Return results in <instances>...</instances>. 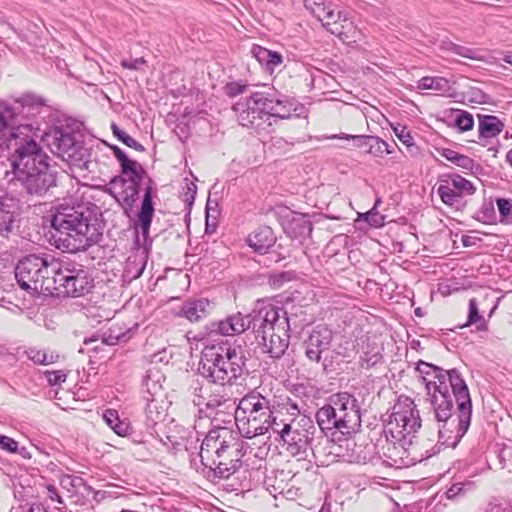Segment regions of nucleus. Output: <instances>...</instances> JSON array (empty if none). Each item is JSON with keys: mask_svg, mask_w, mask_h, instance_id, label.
Wrapping results in <instances>:
<instances>
[{"mask_svg": "<svg viewBox=\"0 0 512 512\" xmlns=\"http://www.w3.org/2000/svg\"><path fill=\"white\" fill-rule=\"evenodd\" d=\"M427 391L430 412L438 424V444L455 448L467 433L472 417L469 388L457 369L418 361L415 367Z\"/></svg>", "mask_w": 512, "mask_h": 512, "instance_id": "nucleus-1", "label": "nucleus"}, {"mask_svg": "<svg viewBox=\"0 0 512 512\" xmlns=\"http://www.w3.org/2000/svg\"><path fill=\"white\" fill-rule=\"evenodd\" d=\"M0 105V175L11 188L20 187L28 196L43 197L57 185V170L39 143L10 136L5 120L12 117Z\"/></svg>", "mask_w": 512, "mask_h": 512, "instance_id": "nucleus-2", "label": "nucleus"}, {"mask_svg": "<svg viewBox=\"0 0 512 512\" xmlns=\"http://www.w3.org/2000/svg\"><path fill=\"white\" fill-rule=\"evenodd\" d=\"M100 216L98 207L91 203L56 206L50 220L56 247L76 253L97 244L103 235Z\"/></svg>", "mask_w": 512, "mask_h": 512, "instance_id": "nucleus-3", "label": "nucleus"}, {"mask_svg": "<svg viewBox=\"0 0 512 512\" xmlns=\"http://www.w3.org/2000/svg\"><path fill=\"white\" fill-rule=\"evenodd\" d=\"M200 366L203 377L222 386L236 384L248 372L244 354L228 342L205 346Z\"/></svg>", "mask_w": 512, "mask_h": 512, "instance_id": "nucleus-4", "label": "nucleus"}, {"mask_svg": "<svg viewBox=\"0 0 512 512\" xmlns=\"http://www.w3.org/2000/svg\"><path fill=\"white\" fill-rule=\"evenodd\" d=\"M50 151L63 161L90 170V151L84 145L82 123L58 121L41 136Z\"/></svg>", "mask_w": 512, "mask_h": 512, "instance_id": "nucleus-5", "label": "nucleus"}, {"mask_svg": "<svg viewBox=\"0 0 512 512\" xmlns=\"http://www.w3.org/2000/svg\"><path fill=\"white\" fill-rule=\"evenodd\" d=\"M316 421L326 435L340 432L355 433L361 426L359 402L348 392H339L329 397L328 403L316 412Z\"/></svg>", "mask_w": 512, "mask_h": 512, "instance_id": "nucleus-6", "label": "nucleus"}, {"mask_svg": "<svg viewBox=\"0 0 512 512\" xmlns=\"http://www.w3.org/2000/svg\"><path fill=\"white\" fill-rule=\"evenodd\" d=\"M421 427V418L414 401L407 396H400L392 407L389 420L384 428L387 441L394 448L397 445L406 450V445L412 443L411 436Z\"/></svg>", "mask_w": 512, "mask_h": 512, "instance_id": "nucleus-7", "label": "nucleus"}, {"mask_svg": "<svg viewBox=\"0 0 512 512\" xmlns=\"http://www.w3.org/2000/svg\"><path fill=\"white\" fill-rule=\"evenodd\" d=\"M0 105H4L9 108L13 113L12 117L5 120V125L8 128L10 136L16 138V136L23 137L25 139H32L35 143L39 137L38 132L40 131L39 123L35 120L30 123H22V119H35L42 113L48 112V107L44 100L34 95H25L21 99L14 101L2 100Z\"/></svg>", "mask_w": 512, "mask_h": 512, "instance_id": "nucleus-8", "label": "nucleus"}, {"mask_svg": "<svg viewBox=\"0 0 512 512\" xmlns=\"http://www.w3.org/2000/svg\"><path fill=\"white\" fill-rule=\"evenodd\" d=\"M54 258L28 255L17 263L15 267V278L21 289L32 294H52L53 287L47 283L52 280L51 276L55 269Z\"/></svg>", "mask_w": 512, "mask_h": 512, "instance_id": "nucleus-9", "label": "nucleus"}, {"mask_svg": "<svg viewBox=\"0 0 512 512\" xmlns=\"http://www.w3.org/2000/svg\"><path fill=\"white\" fill-rule=\"evenodd\" d=\"M52 280H48L52 289L51 295L80 297L93 287V279L84 265L72 261H57Z\"/></svg>", "mask_w": 512, "mask_h": 512, "instance_id": "nucleus-10", "label": "nucleus"}, {"mask_svg": "<svg viewBox=\"0 0 512 512\" xmlns=\"http://www.w3.org/2000/svg\"><path fill=\"white\" fill-rule=\"evenodd\" d=\"M333 338V332L330 328L325 325H317L302 343L304 355L308 362L319 364L326 374L335 369L341 356L339 350H331Z\"/></svg>", "mask_w": 512, "mask_h": 512, "instance_id": "nucleus-11", "label": "nucleus"}, {"mask_svg": "<svg viewBox=\"0 0 512 512\" xmlns=\"http://www.w3.org/2000/svg\"><path fill=\"white\" fill-rule=\"evenodd\" d=\"M316 432L314 422L309 417L301 416L283 424L276 433L280 435L290 455L306 459L309 454H313L312 443Z\"/></svg>", "mask_w": 512, "mask_h": 512, "instance_id": "nucleus-12", "label": "nucleus"}, {"mask_svg": "<svg viewBox=\"0 0 512 512\" xmlns=\"http://www.w3.org/2000/svg\"><path fill=\"white\" fill-rule=\"evenodd\" d=\"M304 7L331 34L346 39L353 29L350 13L327 0H304Z\"/></svg>", "mask_w": 512, "mask_h": 512, "instance_id": "nucleus-13", "label": "nucleus"}, {"mask_svg": "<svg viewBox=\"0 0 512 512\" xmlns=\"http://www.w3.org/2000/svg\"><path fill=\"white\" fill-rule=\"evenodd\" d=\"M249 320L256 339H265V334L270 331L284 332V327L290 326L288 312L282 306L264 300L257 301Z\"/></svg>", "mask_w": 512, "mask_h": 512, "instance_id": "nucleus-14", "label": "nucleus"}, {"mask_svg": "<svg viewBox=\"0 0 512 512\" xmlns=\"http://www.w3.org/2000/svg\"><path fill=\"white\" fill-rule=\"evenodd\" d=\"M266 87L262 85L260 90L249 91V97L233 105L240 125L258 129L261 125L259 121L265 117L268 118V112L272 109V100L269 98Z\"/></svg>", "mask_w": 512, "mask_h": 512, "instance_id": "nucleus-15", "label": "nucleus"}, {"mask_svg": "<svg viewBox=\"0 0 512 512\" xmlns=\"http://www.w3.org/2000/svg\"><path fill=\"white\" fill-rule=\"evenodd\" d=\"M244 443L238 440L236 445H226V449L211 456V460L201 461L215 478L227 479L239 470L242 465Z\"/></svg>", "mask_w": 512, "mask_h": 512, "instance_id": "nucleus-16", "label": "nucleus"}, {"mask_svg": "<svg viewBox=\"0 0 512 512\" xmlns=\"http://www.w3.org/2000/svg\"><path fill=\"white\" fill-rule=\"evenodd\" d=\"M123 177L114 178L108 189L109 193L115 198L118 204L127 214L133 208L134 203L138 199L142 181L146 175L145 170L136 171V174H123Z\"/></svg>", "mask_w": 512, "mask_h": 512, "instance_id": "nucleus-17", "label": "nucleus"}, {"mask_svg": "<svg viewBox=\"0 0 512 512\" xmlns=\"http://www.w3.org/2000/svg\"><path fill=\"white\" fill-rule=\"evenodd\" d=\"M476 191L473 183L459 174L447 175L439 180L437 194L441 201L450 207L459 209L462 204V198L473 195Z\"/></svg>", "mask_w": 512, "mask_h": 512, "instance_id": "nucleus-18", "label": "nucleus"}, {"mask_svg": "<svg viewBox=\"0 0 512 512\" xmlns=\"http://www.w3.org/2000/svg\"><path fill=\"white\" fill-rule=\"evenodd\" d=\"M239 437L237 433L227 426L215 425L210 429L202 441L199 456L201 461L211 460V456H215L217 452L226 449V445H236Z\"/></svg>", "mask_w": 512, "mask_h": 512, "instance_id": "nucleus-19", "label": "nucleus"}, {"mask_svg": "<svg viewBox=\"0 0 512 512\" xmlns=\"http://www.w3.org/2000/svg\"><path fill=\"white\" fill-rule=\"evenodd\" d=\"M234 404L232 399L219 389L211 390L202 406L199 407L198 412L204 413L209 418L214 415L213 421H217L216 415L223 414L225 419L222 421L230 424L234 416Z\"/></svg>", "mask_w": 512, "mask_h": 512, "instance_id": "nucleus-20", "label": "nucleus"}, {"mask_svg": "<svg viewBox=\"0 0 512 512\" xmlns=\"http://www.w3.org/2000/svg\"><path fill=\"white\" fill-rule=\"evenodd\" d=\"M235 424L239 430V432L245 438H254L256 436L263 435L272 429L274 432H277L279 424L276 423L275 418L272 417V414H265L262 416H253V417H233Z\"/></svg>", "mask_w": 512, "mask_h": 512, "instance_id": "nucleus-21", "label": "nucleus"}, {"mask_svg": "<svg viewBox=\"0 0 512 512\" xmlns=\"http://www.w3.org/2000/svg\"><path fill=\"white\" fill-rule=\"evenodd\" d=\"M272 414L271 401L257 391L246 394L238 403L233 417H253Z\"/></svg>", "mask_w": 512, "mask_h": 512, "instance_id": "nucleus-22", "label": "nucleus"}, {"mask_svg": "<svg viewBox=\"0 0 512 512\" xmlns=\"http://www.w3.org/2000/svg\"><path fill=\"white\" fill-rule=\"evenodd\" d=\"M290 326L284 327V332L270 331L265 334V339H257L265 353L271 358H281L288 349L290 343Z\"/></svg>", "mask_w": 512, "mask_h": 512, "instance_id": "nucleus-23", "label": "nucleus"}, {"mask_svg": "<svg viewBox=\"0 0 512 512\" xmlns=\"http://www.w3.org/2000/svg\"><path fill=\"white\" fill-rule=\"evenodd\" d=\"M210 327L211 332H217L222 336L238 335L250 329L249 315L238 312L221 321L212 322Z\"/></svg>", "mask_w": 512, "mask_h": 512, "instance_id": "nucleus-24", "label": "nucleus"}, {"mask_svg": "<svg viewBox=\"0 0 512 512\" xmlns=\"http://www.w3.org/2000/svg\"><path fill=\"white\" fill-rule=\"evenodd\" d=\"M18 210L17 201L7 195H0V236L7 237L12 232Z\"/></svg>", "mask_w": 512, "mask_h": 512, "instance_id": "nucleus-25", "label": "nucleus"}, {"mask_svg": "<svg viewBox=\"0 0 512 512\" xmlns=\"http://www.w3.org/2000/svg\"><path fill=\"white\" fill-rule=\"evenodd\" d=\"M246 242L254 252L263 255L275 244L276 237L270 227L262 226L251 232Z\"/></svg>", "mask_w": 512, "mask_h": 512, "instance_id": "nucleus-26", "label": "nucleus"}, {"mask_svg": "<svg viewBox=\"0 0 512 512\" xmlns=\"http://www.w3.org/2000/svg\"><path fill=\"white\" fill-rule=\"evenodd\" d=\"M152 180L148 179V185L144 188V196L142 200L141 209L138 213V225L144 237L149 233L152 218L154 214L153 205V187L151 186Z\"/></svg>", "mask_w": 512, "mask_h": 512, "instance_id": "nucleus-27", "label": "nucleus"}, {"mask_svg": "<svg viewBox=\"0 0 512 512\" xmlns=\"http://www.w3.org/2000/svg\"><path fill=\"white\" fill-rule=\"evenodd\" d=\"M210 301L206 298L189 299L181 306L178 316L190 322H198L209 314Z\"/></svg>", "mask_w": 512, "mask_h": 512, "instance_id": "nucleus-28", "label": "nucleus"}, {"mask_svg": "<svg viewBox=\"0 0 512 512\" xmlns=\"http://www.w3.org/2000/svg\"><path fill=\"white\" fill-rule=\"evenodd\" d=\"M269 98L272 100V109L268 112V119L270 117H278L280 119H288L292 116V111H297V105L284 96L278 94L273 88L266 87Z\"/></svg>", "mask_w": 512, "mask_h": 512, "instance_id": "nucleus-29", "label": "nucleus"}, {"mask_svg": "<svg viewBox=\"0 0 512 512\" xmlns=\"http://www.w3.org/2000/svg\"><path fill=\"white\" fill-rule=\"evenodd\" d=\"M312 223L305 214H295L284 225L285 233L294 239H305L312 233Z\"/></svg>", "mask_w": 512, "mask_h": 512, "instance_id": "nucleus-30", "label": "nucleus"}, {"mask_svg": "<svg viewBox=\"0 0 512 512\" xmlns=\"http://www.w3.org/2000/svg\"><path fill=\"white\" fill-rule=\"evenodd\" d=\"M251 55L259 62L261 66L270 72H273V70L283 61V57L279 52L271 51L256 44H254L251 48Z\"/></svg>", "mask_w": 512, "mask_h": 512, "instance_id": "nucleus-31", "label": "nucleus"}, {"mask_svg": "<svg viewBox=\"0 0 512 512\" xmlns=\"http://www.w3.org/2000/svg\"><path fill=\"white\" fill-rule=\"evenodd\" d=\"M504 128L503 122L494 115H478V132L480 138H494Z\"/></svg>", "mask_w": 512, "mask_h": 512, "instance_id": "nucleus-32", "label": "nucleus"}, {"mask_svg": "<svg viewBox=\"0 0 512 512\" xmlns=\"http://www.w3.org/2000/svg\"><path fill=\"white\" fill-rule=\"evenodd\" d=\"M165 376L157 369L150 368L147 370L143 380V386L146 389L147 397L158 398L162 394V382Z\"/></svg>", "mask_w": 512, "mask_h": 512, "instance_id": "nucleus-33", "label": "nucleus"}, {"mask_svg": "<svg viewBox=\"0 0 512 512\" xmlns=\"http://www.w3.org/2000/svg\"><path fill=\"white\" fill-rule=\"evenodd\" d=\"M102 418L104 422L119 436H126L131 431V426L127 419H120L119 413L115 409H106Z\"/></svg>", "mask_w": 512, "mask_h": 512, "instance_id": "nucleus-34", "label": "nucleus"}, {"mask_svg": "<svg viewBox=\"0 0 512 512\" xmlns=\"http://www.w3.org/2000/svg\"><path fill=\"white\" fill-rule=\"evenodd\" d=\"M146 400L145 416L148 426H154L166 416L162 401L158 398L144 397Z\"/></svg>", "mask_w": 512, "mask_h": 512, "instance_id": "nucleus-35", "label": "nucleus"}, {"mask_svg": "<svg viewBox=\"0 0 512 512\" xmlns=\"http://www.w3.org/2000/svg\"><path fill=\"white\" fill-rule=\"evenodd\" d=\"M211 390L210 383H205L200 377L193 379L189 386V394L192 396L193 404L198 408L201 407Z\"/></svg>", "mask_w": 512, "mask_h": 512, "instance_id": "nucleus-36", "label": "nucleus"}, {"mask_svg": "<svg viewBox=\"0 0 512 512\" xmlns=\"http://www.w3.org/2000/svg\"><path fill=\"white\" fill-rule=\"evenodd\" d=\"M418 89L421 90H434L441 94L447 93L450 91L451 86L448 79L444 77H431L425 76L422 77L417 84Z\"/></svg>", "mask_w": 512, "mask_h": 512, "instance_id": "nucleus-37", "label": "nucleus"}, {"mask_svg": "<svg viewBox=\"0 0 512 512\" xmlns=\"http://www.w3.org/2000/svg\"><path fill=\"white\" fill-rule=\"evenodd\" d=\"M115 158L118 160L122 174H136V171L143 170V167L135 160L130 159L118 146H111Z\"/></svg>", "mask_w": 512, "mask_h": 512, "instance_id": "nucleus-38", "label": "nucleus"}, {"mask_svg": "<svg viewBox=\"0 0 512 512\" xmlns=\"http://www.w3.org/2000/svg\"><path fill=\"white\" fill-rule=\"evenodd\" d=\"M439 154L444 157L446 160L455 164L456 166L466 169L472 170L475 162L469 156L458 153L457 151L450 148H443L439 150Z\"/></svg>", "mask_w": 512, "mask_h": 512, "instance_id": "nucleus-39", "label": "nucleus"}, {"mask_svg": "<svg viewBox=\"0 0 512 512\" xmlns=\"http://www.w3.org/2000/svg\"><path fill=\"white\" fill-rule=\"evenodd\" d=\"M473 324H478L477 329L479 331L487 330V322L480 314L479 304L476 298H471L469 300L468 318L465 326H471Z\"/></svg>", "mask_w": 512, "mask_h": 512, "instance_id": "nucleus-40", "label": "nucleus"}, {"mask_svg": "<svg viewBox=\"0 0 512 512\" xmlns=\"http://www.w3.org/2000/svg\"><path fill=\"white\" fill-rule=\"evenodd\" d=\"M145 267L146 262L143 256H130L126 262L125 273L128 277L136 279L142 275Z\"/></svg>", "mask_w": 512, "mask_h": 512, "instance_id": "nucleus-41", "label": "nucleus"}, {"mask_svg": "<svg viewBox=\"0 0 512 512\" xmlns=\"http://www.w3.org/2000/svg\"><path fill=\"white\" fill-rule=\"evenodd\" d=\"M473 218L483 224H494L496 222V211L491 200L484 201Z\"/></svg>", "mask_w": 512, "mask_h": 512, "instance_id": "nucleus-42", "label": "nucleus"}, {"mask_svg": "<svg viewBox=\"0 0 512 512\" xmlns=\"http://www.w3.org/2000/svg\"><path fill=\"white\" fill-rule=\"evenodd\" d=\"M367 147V152L374 157H383L384 154H391L393 152V150H388V143L378 136H372Z\"/></svg>", "mask_w": 512, "mask_h": 512, "instance_id": "nucleus-43", "label": "nucleus"}, {"mask_svg": "<svg viewBox=\"0 0 512 512\" xmlns=\"http://www.w3.org/2000/svg\"><path fill=\"white\" fill-rule=\"evenodd\" d=\"M111 129L113 135L117 137V139L120 140L123 144L137 151H144V146L141 143H139L133 137H131L126 132L121 130L115 123L112 124Z\"/></svg>", "mask_w": 512, "mask_h": 512, "instance_id": "nucleus-44", "label": "nucleus"}, {"mask_svg": "<svg viewBox=\"0 0 512 512\" xmlns=\"http://www.w3.org/2000/svg\"><path fill=\"white\" fill-rule=\"evenodd\" d=\"M496 204L499 210L500 222L503 224H512V200L497 198Z\"/></svg>", "mask_w": 512, "mask_h": 512, "instance_id": "nucleus-45", "label": "nucleus"}, {"mask_svg": "<svg viewBox=\"0 0 512 512\" xmlns=\"http://www.w3.org/2000/svg\"><path fill=\"white\" fill-rule=\"evenodd\" d=\"M474 488V482L470 480H466L463 482H454L447 489L446 495L449 499L456 498L460 495L465 494L468 491H471Z\"/></svg>", "mask_w": 512, "mask_h": 512, "instance_id": "nucleus-46", "label": "nucleus"}, {"mask_svg": "<svg viewBox=\"0 0 512 512\" xmlns=\"http://www.w3.org/2000/svg\"><path fill=\"white\" fill-rule=\"evenodd\" d=\"M454 124L460 131H469L474 126V119L472 114L469 112L457 110Z\"/></svg>", "mask_w": 512, "mask_h": 512, "instance_id": "nucleus-47", "label": "nucleus"}, {"mask_svg": "<svg viewBox=\"0 0 512 512\" xmlns=\"http://www.w3.org/2000/svg\"><path fill=\"white\" fill-rule=\"evenodd\" d=\"M382 359V354L380 350L375 347L370 351H364L360 356V365L362 368H371L375 366Z\"/></svg>", "mask_w": 512, "mask_h": 512, "instance_id": "nucleus-48", "label": "nucleus"}, {"mask_svg": "<svg viewBox=\"0 0 512 512\" xmlns=\"http://www.w3.org/2000/svg\"><path fill=\"white\" fill-rule=\"evenodd\" d=\"M294 278L295 273L293 271H281L270 275L269 284L273 288L279 289L283 287L285 283L292 281Z\"/></svg>", "mask_w": 512, "mask_h": 512, "instance_id": "nucleus-49", "label": "nucleus"}, {"mask_svg": "<svg viewBox=\"0 0 512 512\" xmlns=\"http://www.w3.org/2000/svg\"><path fill=\"white\" fill-rule=\"evenodd\" d=\"M60 484L68 492L76 494L79 488L85 485V482L81 477L64 475L60 480Z\"/></svg>", "mask_w": 512, "mask_h": 512, "instance_id": "nucleus-50", "label": "nucleus"}, {"mask_svg": "<svg viewBox=\"0 0 512 512\" xmlns=\"http://www.w3.org/2000/svg\"><path fill=\"white\" fill-rule=\"evenodd\" d=\"M372 135H350L346 133L334 134L328 137L329 139H345L353 140L356 147L368 146Z\"/></svg>", "mask_w": 512, "mask_h": 512, "instance_id": "nucleus-51", "label": "nucleus"}, {"mask_svg": "<svg viewBox=\"0 0 512 512\" xmlns=\"http://www.w3.org/2000/svg\"><path fill=\"white\" fill-rule=\"evenodd\" d=\"M249 87H250V85H248L242 81H238V82L234 81V82L227 83L224 87V91L227 96L236 97L245 92H248Z\"/></svg>", "mask_w": 512, "mask_h": 512, "instance_id": "nucleus-52", "label": "nucleus"}, {"mask_svg": "<svg viewBox=\"0 0 512 512\" xmlns=\"http://www.w3.org/2000/svg\"><path fill=\"white\" fill-rule=\"evenodd\" d=\"M360 217L365 219L370 226L378 228L384 225L385 218L381 215L376 207H372L368 212L361 214Z\"/></svg>", "mask_w": 512, "mask_h": 512, "instance_id": "nucleus-53", "label": "nucleus"}, {"mask_svg": "<svg viewBox=\"0 0 512 512\" xmlns=\"http://www.w3.org/2000/svg\"><path fill=\"white\" fill-rule=\"evenodd\" d=\"M197 194V186L193 182L186 180L185 187L183 188L182 198L183 201L188 205L192 206Z\"/></svg>", "mask_w": 512, "mask_h": 512, "instance_id": "nucleus-54", "label": "nucleus"}, {"mask_svg": "<svg viewBox=\"0 0 512 512\" xmlns=\"http://www.w3.org/2000/svg\"><path fill=\"white\" fill-rule=\"evenodd\" d=\"M454 54L459 55L464 58L471 59V60H480L481 59V56H480L478 50L472 49L469 47H465V46H461V45H457V47L455 48Z\"/></svg>", "mask_w": 512, "mask_h": 512, "instance_id": "nucleus-55", "label": "nucleus"}, {"mask_svg": "<svg viewBox=\"0 0 512 512\" xmlns=\"http://www.w3.org/2000/svg\"><path fill=\"white\" fill-rule=\"evenodd\" d=\"M26 354L28 358L33 361L35 364H45V361L47 360V351L46 350H39L36 348H29L26 351Z\"/></svg>", "mask_w": 512, "mask_h": 512, "instance_id": "nucleus-56", "label": "nucleus"}, {"mask_svg": "<svg viewBox=\"0 0 512 512\" xmlns=\"http://www.w3.org/2000/svg\"><path fill=\"white\" fill-rule=\"evenodd\" d=\"M66 376L67 375L61 370L46 372L47 381L51 386L60 385L61 383L65 382Z\"/></svg>", "mask_w": 512, "mask_h": 512, "instance_id": "nucleus-57", "label": "nucleus"}, {"mask_svg": "<svg viewBox=\"0 0 512 512\" xmlns=\"http://www.w3.org/2000/svg\"><path fill=\"white\" fill-rule=\"evenodd\" d=\"M394 132L399 140L406 146H412L414 144L413 137L409 131L406 130V127L401 126L400 128L395 127Z\"/></svg>", "mask_w": 512, "mask_h": 512, "instance_id": "nucleus-58", "label": "nucleus"}, {"mask_svg": "<svg viewBox=\"0 0 512 512\" xmlns=\"http://www.w3.org/2000/svg\"><path fill=\"white\" fill-rule=\"evenodd\" d=\"M0 449L10 453H15L18 450V442L13 438L3 435L0 441Z\"/></svg>", "mask_w": 512, "mask_h": 512, "instance_id": "nucleus-59", "label": "nucleus"}, {"mask_svg": "<svg viewBox=\"0 0 512 512\" xmlns=\"http://www.w3.org/2000/svg\"><path fill=\"white\" fill-rule=\"evenodd\" d=\"M146 63L144 58H136L133 60H122L121 65L124 68L130 69V70H138L142 65Z\"/></svg>", "mask_w": 512, "mask_h": 512, "instance_id": "nucleus-60", "label": "nucleus"}, {"mask_svg": "<svg viewBox=\"0 0 512 512\" xmlns=\"http://www.w3.org/2000/svg\"><path fill=\"white\" fill-rule=\"evenodd\" d=\"M47 492H48V497L52 500V501H56L60 504H63V500L61 498V496L59 495L58 493V490L55 486L53 485H49L47 487Z\"/></svg>", "mask_w": 512, "mask_h": 512, "instance_id": "nucleus-61", "label": "nucleus"}, {"mask_svg": "<svg viewBox=\"0 0 512 512\" xmlns=\"http://www.w3.org/2000/svg\"><path fill=\"white\" fill-rule=\"evenodd\" d=\"M458 44L452 42V41H449V40H443L440 44V49L442 51H448V52H452L454 53L455 52V48L457 47Z\"/></svg>", "mask_w": 512, "mask_h": 512, "instance_id": "nucleus-62", "label": "nucleus"}, {"mask_svg": "<svg viewBox=\"0 0 512 512\" xmlns=\"http://www.w3.org/2000/svg\"><path fill=\"white\" fill-rule=\"evenodd\" d=\"M59 358V355L56 352H48L47 351V360L44 365L55 363Z\"/></svg>", "mask_w": 512, "mask_h": 512, "instance_id": "nucleus-63", "label": "nucleus"}, {"mask_svg": "<svg viewBox=\"0 0 512 512\" xmlns=\"http://www.w3.org/2000/svg\"><path fill=\"white\" fill-rule=\"evenodd\" d=\"M123 337V335H117L115 337H113L112 335H110L108 338H105L104 341L105 343L109 344V345H114L116 344L121 338Z\"/></svg>", "mask_w": 512, "mask_h": 512, "instance_id": "nucleus-64", "label": "nucleus"}]
</instances>
